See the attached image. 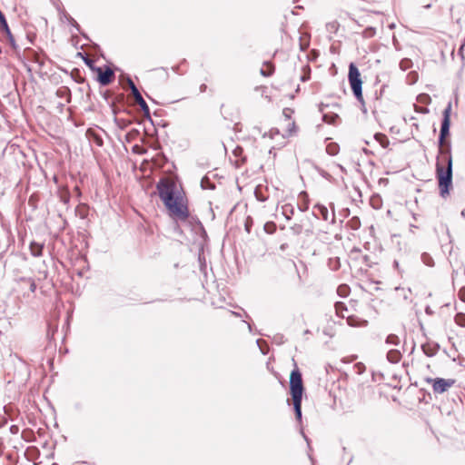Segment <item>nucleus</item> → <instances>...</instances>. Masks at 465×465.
I'll return each instance as SVG.
<instances>
[{
  "mask_svg": "<svg viewBox=\"0 0 465 465\" xmlns=\"http://www.w3.org/2000/svg\"><path fill=\"white\" fill-rule=\"evenodd\" d=\"M451 104L443 111L440 132L439 135V153L436 161V176L438 179L440 195L446 198L452 188V157L450 143L447 141L450 134Z\"/></svg>",
  "mask_w": 465,
  "mask_h": 465,
  "instance_id": "nucleus-1",
  "label": "nucleus"
},
{
  "mask_svg": "<svg viewBox=\"0 0 465 465\" xmlns=\"http://www.w3.org/2000/svg\"><path fill=\"white\" fill-rule=\"evenodd\" d=\"M156 189L169 216L173 220L185 222L190 216L187 200L179 191L176 183L169 178H163L157 183Z\"/></svg>",
  "mask_w": 465,
  "mask_h": 465,
  "instance_id": "nucleus-2",
  "label": "nucleus"
},
{
  "mask_svg": "<svg viewBox=\"0 0 465 465\" xmlns=\"http://www.w3.org/2000/svg\"><path fill=\"white\" fill-rule=\"evenodd\" d=\"M349 83L351 85V88L352 90L353 94L355 95L357 101L360 104H363V96H362V81L361 78V74L359 69L354 64H351L349 66Z\"/></svg>",
  "mask_w": 465,
  "mask_h": 465,
  "instance_id": "nucleus-3",
  "label": "nucleus"
},
{
  "mask_svg": "<svg viewBox=\"0 0 465 465\" xmlns=\"http://www.w3.org/2000/svg\"><path fill=\"white\" fill-rule=\"evenodd\" d=\"M290 389L292 400H299L302 398L303 385L302 373L295 368L290 376Z\"/></svg>",
  "mask_w": 465,
  "mask_h": 465,
  "instance_id": "nucleus-4",
  "label": "nucleus"
},
{
  "mask_svg": "<svg viewBox=\"0 0 465 465\" xmlns=\"http://www.w3.org/2000/svg\"><path fill=\"white\" fill-rule=\"evenodd\" d=\"M128 85L131 89L132 94L134 98V101L139 106L141 107L142 111L143 112L144 115L149 117L150 116V110L149 107L143 98L142 94H140L139 90L137 89L136 85L133 82L131 78L127 79Z\"/></svg>",
  "mask_w": 465,
  "mask_h": 465,
  "instance_id": "nucleus-5",
  "label": "nucleus"
},
{
  "mask_svg": "<svg viewBox=\"0 0 465 465\" xmlns=\"http://www.w3.org/2000/svg\"><path fill=\"white\" fill-rule=\"evenodd\" d=\"M432 382V389L435 393H443L454 384V380L442 378L429 379Z\"/></svg>",
  "mask_w": 465,
  "mask_h": 465,
  "instance_id": "nucleus-6",
  "label": "nucleus"
},
{
  "mask_svg": "<svg viewBox=\"0 0 465 465\" xmlns=\"http://www.w3.org/2000/svg\"><path fill=\"white\" fill-rule=\"evenodd\" d=\"M96 71L98 73V82L101 85L105 86L113 82L114 78V73L110 67H106L104 71L98 67Z\"/></svg>",
  "mask_w": 465,
  "mask_h": 465,
  "instance_id": "nucleus-7",
  "label": "nucleus"
},
{
  "mask_svg": "<svg viewBox=\"0 0 465 465\" xmlns=\"http://www.w3.org/2000/svg\"><path fill=\"white\" fill-rule=\"evenodd\" d=\"M0 30L6 35V36L8 38L11 45L13 47H15V39H14V36H13V35L11 33V30H10L9 26H8L7 21L5 19V16L4 15V14L2 13L1 10H0Z\"/></svg>",
  "mask_w": 465,
  "mask_h": 465,
  "instance_id": "nucleus-8",
  "label": "nucleus"
},
{
  "mask_svg": "<svg viewBox=\"0 0 465 465\" xmlns=\"http://www.w3.org/2000/svg\"><path fill=\"white\" fill-rule=\"evenodd\" d=\"M29 248H30L31 254L34 257H40V256H42L43 249H44V244L43 243H38L36 242H32L30 243V247Z\"/></svg>",
  "mask_w": 465,
  "mask_h": 465,
  "instance_id": "nucleus-9",
  "label": "nucleus"
},
{
  "mask_svg": "<svg viewBox=\"0 0 465 465\" xmlns=\"http://www.w3.org/2000/svg\"><path fill=\"white\" fill-rule=\"evenodd\" d=\"M314 209L318 212V213H315V215H320L324 221L329 220V211L326 206L322 204H316Z\"/></svg>",
  "mask_w": 465,
  "mask_h": 465,
  "instance_id": "nucleus-10",
  "label": "nucleus"
},
{
  "mask_svg": "<svg viewBox=\"0 0 465 465\" xmlns=\"http://www.w3.org/2000/svg\"><path fill=\"white\" fill-rule=\"evenodd\" d=\"M274 72V65L270 62H265L263 66L261 68V74L263 76H270Z\"/></svg>",
  "mask_w": 465,
  "mask_h": 465,
  "instance_id": "nucleus-11",
  "label": "nucleus"
},
{
  "mask_svg": "<svg viewBox=\"0 0 465 465\" xmlns=\"http://www.w3.org/2000/svg\"><path fill=\"white\" fill-rule=\"evenodd\" d=\"M401 354L398 350H390L387 353L388 360L392 363H397L401 360Z\"/></svg>",
  "mask_w": 465,
  "mask_h": 465,
  "instance_id": "nucleus-12",
  "label": "nucleus"
},
{
  "mask_svg": "<svg viewBox=\"0 0 465 465\" xmlns=\"http://www.w3.org/2000/svg\"><path fill=\"white\" fill-rule=\"evenodd\" d=\"M374 138L383 148L389 146L390 142L385 134L378 133L374 135Z\"/></svg>",
  "mask_w": 465,
  "mask_h": 465,
  "instance_id": "nucleus-13",
  "label": "nucleus"
},
{
  "mask_svg": "<svg viewBox=\"0 0 465 465\" xmlns=\"http://www.w3.org/2000/svg\"><path fill=\"white\" fill-rule=\"evenodd\" d=\"M295 416L298 420H302V399L292 400Z\"/></svg>",
  "mask_w": 465,
  "mask_h": 465,
  "instance_id": "nucleus-14",
  "label": "nucleus"
},
{
  "mask_svg": "<svg viewBox=\"0 0 465 465\" xmlns=\"http://www.w3.org/2000/svg\"><path fill=\"white\" fill-rule=\"evenodd\" d=\"M282 214L285 216L287 220H291L293 215L294 209L292 204H284L282 207Z\"/></svg>",
  "mask_w": 465,
  "mask_h": 465,
  "instance_id": "nucleus-15",
  "label": "nucleus"
},
{
  "mask_svg": "<svg viewBox=\"0 0 465 465\" xmlns=\"http://www.w3.org/2000/svg\"><path fill=\"white\" fill-rule=\"evenodd\" d=\"M335 311L338 316L341 318H345V312H347V308L345 307L343 302H338L335 303Z\"/></svg>",
  "mask_w": 465,
  "mask_h": 465,
  "instance_id": "nucleus-16",
  "label": "nucleus"
},
{
  "mask_svg": "<svg viewBox=\"0 0 465 465\" xmlns=\"http://www.w3.org/2000/svg\"><path fill=\"white\" fill-rule=\"evenodd\" d=\"M326 152L330 155H336L339 153V145L335 143H330L326 146Z\"/></svg>",
  "mask_w": 465,
  "mask_h": 465,
  "instance_id": "nucleus-17",
  "label": "nucleus"
},
{
  "mask_svg": "<svg viewBox=\"0 0 465 465\" xmlns=\"http://www.w3.org/2000/svg\"><path fill=\"white\" fill-rule=\"evenodd\" d=\"M338 114H322V120L323 122L327 124H334L335 121L338 119Z\"/></svg>",
  "mask_w": 465,
  "mask_h": 465,
  "instance_id": "nucleus-18",
  "label": "nucleus"
},
{
  "mask_svg": "<svg viewBox=\"0 0 465 465\" xmlns=\"http://www.w3.org/2000/svg\"><path fill=\"white\" fill-rule=\"evenodd\" d=\"M307 197H308V195H307V193H306L305 192H302V193H300V198H302V199L304 200V203H302V206H301V207H300V210H301L302 212H305V211H307V210H308V207H309V206H308V200H307Z\"/></svg>",
  "mask_w": 465,
  "mask_h": 465,
  "instance_id": "nucleus-19",
  "label": "nucleus"
},
{
  "mask_svg": "<svg viewBox=\"0 0 465 465\" xmlns=\"http://www.w3.org/2000/svg\"><path fill=\"white\" fill-rule=\"evenodd\" d=\"M421 260H422L423 263L426 264L427 266L433 265V259L428 253H422Z\"/></svg>",
  "mask_w": 465,
  "mask_h": 465,
  "instance_id": "nucleus-20",
  "label": "nucleus"
},
{
  "mask_svg": "<svg viewBox=\"0 0 465 465\" xmlns=\"http://www.w3.org/2000/svg\"><path fill=\"white\" fill-rule=\"evenodd\" d=\"M455 322L458 325L461 327H465V314L464 313H457L455 316Z\"/></svg>",
  "mask_w": 465,
  "mask_h": 465,
  "instance_id": "nucleus-21",
  "label": "nucleus"
},
{
  "mask_svg": "<svg viewBox=\"0 0 465 465\" xmlns=\"http://www.w3.org/2000/svg\"><path fill=\"white\" fill-rule=\"evenodd\" d=\"M66 20L80 33V25L78 23L68 14H64Z\"/></svg>",
  "mask_w": 465,
  "mask_h": 465,
  "instance_id": "nucleus-22",
  "label": "nucleus"
},
{
  "mask_svg": "<svg viewBox=\"0 0 465 465\" xmlns=\"http://www.w3.org/2000/svg\"><path fill=\"white\" fill-rule=\"evenodd\" d=\"M386 342L397 345L399 343V338L394 334H391L387 337Z\"/></svg>",
  "mask_w": 465,
  "mask_h": 465,
  "instance_id": "nucleus-23",
  "label": "nucleus"
},
{
  "mask_svg": "<svg viewBox=\"0 0 465 465\" xmlns=\"http://www.w3.org/2000/svg\"><path fill=\"white\" fill-rule=\"evenodd\" d=\"M418 80V74L415 71L409 73V84L416 83Z\"/></svg>",
  "mask_w": 465,
  "mask_h": 465,
  "instance_id": "nucleus-24",
  "label": "nucleus"
},
{
  "mask_svg": "<svg viewBox=\"0 0 465 465\" xmlns=\"http://www.w3.org/2000/svg\"><path fill=\"white\" fill-rule=\"evenodd\" d=\"M275 223H267L265 225H264V229L267 232L269 233H272L274 231H275Z\"/></svg>",
  "mask_w": 465,
  "mask_h": 465,
  "instance_id": "nucleus-25",
  "label": "nucleus"
},
{
  "mask_svg": "<svg viewBox=\"0 0 465 465\" xmlns=\"http://www.w3.org/2000/svg\"><path fill=\"white\" fill-rule=\"evenodd\" d=\"M23 281H25V279H23ZM26 282L29 283V288H30V291L32 292H35V289H36V285H35V282L33 279H26Z\"/></svg>",
  "mask_w": 465,
  "mask_h": 465,
  "instance_id": "nucleus-26",
  "label": "nucleus"
},
{
  "mask_svg": "<svg viewBox=\"0 0 465 465\" xmlns=\"http://www.w3.org/2000/svg\"><path fill=\"white\" fill-rule=\"evenodd\" d=\"M351 227H352L353 229H357V228L359 227L360 221H359V219H358V218H356V217H355V218H352V219L351 220Z\"/></svg>",
  "mask_w": 465,
  "mask_h": 465,
  "instance_id": "nucleus-27",
  "label": "nucleus"
},
{
  "mask_svg": "<svg viewBox=\"0 0 465 465\" xmlns=\"http://www.w3.org/2000/svg\"><path fill=\"white\" fill-rule=\"evenodd\" d=\"M400 67L401 70L405 71L407 70V59H402L400 63Z\"/></svg>",
  "mask_w": 465,
  "mask_h": 465,
  "instance_id": "nucleus-28",
  "label": "nucleus"
},
{
  "mask_svg": "<svg viewBox=\"0 0 465 465\" xmlns=\"http://www.w3.org/2000/svg\"><path fill=\"white\" fill-rule=\"evenodd\" d=\"M459 296L461 301L465 302V288H461L459 292Z\"/></svg>",
  "mask_w": 465,
  "mask_h": 465,
  "instance_id": "nucleus-29",
  "label": "nucleus"
},
{
  "mask_svg": "<svg viewBox=\"0 0 465 465\" xmlns=\"http://www.w3.org/2000/svg\"><path fill=\"white\" fill-rule=\"evenodd\" d=\"M347 322H348L349 325H351V326H355L356 325V323L354 322V319L350 317V316L347 317Z\"/></svg>",
  "mask_w": 465,
  "mask_h": 465,
  "instance_id": "nucleus-30",
  "label": "nucleus"
},
{
  "mask_svg": "<svg viewBox=\"0 0 465 465\" xmlns=\"http://www.w3.org/2000/svg\"><path fill=\"white\" fill-rule=\"evenodd\" d=\"M255 193H256L257 199H258L259 201H261V202H264V201L266 200V198L262 197V195L258 196V195H257V191H255Z\"/></svg>",
  "mask_w": 465,
  "mask_h": 465,
  "instance_id": "nucleus-31",
  "label": "nucleus"
},
{
  "mask_svg": "<svg viewBox=\"0 0 465 465\" xmlns=\"http://www.w3.org/2000/svg\"><path fill=\"white\" fill-rule=\"evenodd\" d=\"M255 193H256L257 199H258L259 201H261V202H264V201L266 200V198L262 197V195L258 196V195H257V191H255Z\"/></svg>",
  "mask_w": 465,
  "mask_h": 465,
  "instance_id": "nucleus-32",
  "label": "nucleus"
},
{
  "mask_svg": "<svg viewBox=\"0 0 465 465\" xmlns=\"http://www.w3.org/2000/svg\"><path fill=\"white\" fill-rule=\"evenodd\" d=\"M361 111L363 112V114H366L367 113V109L365 107V102L363 101V104H361Z\"/></svg>",
  "mask_w": 465,
  "mask_h": 465,
  "instance_id": "nucleus-33",
  "label": "nucleus"
},
{
  "mask_svg": "<svg viewBox=\"0 0 465 465\" xmlns=\"http://www.w3.org/2000/svg\"><path fill=\"white\" fill-rule=\"evenodd\" d=\"M325 107H326V105H324L323 104H321L319 105V111H320L321 113H323V110H324V108H325Z\"/></svg>",
  "mask_w": 465,
  "mask_h": 465,
  "instance_id": "nucleus-34",
  "label": "nucleus"
},
{
  "mask_svg": "<svg viewBox=\"0 0 465 465\" xmlns=\"http://www.w3.org/2000/svg\"><path fill=\"white\" fill-rule=\"evenodd\" d=\"M84 62H85V64H86L87 65H89V66H91V65H92V63H93V62H92V60H90V59H88V58H85V59H84Z\"/></svg>",
  "mask_w": 465,
  "mask_h": 465,
  "instance_id": "nucleus-35",
  "label": "nucleus"
},
{
  "mask_svg": "<svg viewBox=\"0 0 465 465\" xmlns=\"http://www.w3.org/2000/svg\"><path fill=\"white\" fill-rule=\"evenodd\" d=\"M290 266L293 267V268H296V264H295L294 262H290Z\"/></svg>",
  "mask_w": 465,
  "mask_h": 465,
  "instance_id": "nucleus-36",
  "label": "nucleus"
},
{
  "mask_svg": "<svg viewBox=\"0 0 465 465\" xmlns=\"http://www.w3.org/2000/svg\"><path fill=\"white\" fill-rule=\"evenodd\" d=\"M63 92H67V90H65V89H64V90H61V89L57 90V94H62Z\"/></svg>",
  "mask_w": 465,
  "mask_h": 465,
  "instance_id": "nucleus-37",
  "label": "nucleus"
},
{
  "mask_svg": "<svg viewBox=\"0 0 465 465\" xmlns=\"http://www.w3.org/2000/svg\"><path fill=\"white\" fill-rule=\"evenodd\" d=\"M393 212H394L393 210H389V211H388V214H389V215H391V216H392Z\"/></svg>",
  "mask_w": 465,
  "mask_h": 465,
  "instance_id": "nucleus-38",
  "label": "nucleus"
},
{
  "mask_svg": "<svg viewBox=\"0 0 465 465\" xmlns=\"http://www.w3.org/2000/svg\"><path fill=\"white\" fill-rule=\"evenodd\" d=\"M394 266H395L396 268H398V266H399V262H398V261H396V260L394 261Z\"/></svg>",
  "mask_w": 465,
  "mask_h": 465,
  "instance_id": "nucleus-39",
  "label": "nucleus"
},
{
  "mask_svg": "<svg viewBox=\"0 0 465 465\" xmlns=\"http://www.w3.org/2000/svg\"><path fill=\"white\" fill-rule=\"evenodd\" d=\"M395 129H396L395 127H391V131L392 133H397V130H395Z\"/></svg>",
  "mask_w": 465,
  "mask_h": 465,
  "instance_id": "nucleus-40",
  "label": "nucleus"
},
{
  "mask_svg": "<svg viewBox=\"0 0 465 465\" xmlns=\"http://www.w3.org/2000/svg\"><path fill=\"white\" fill-rule=\"evenodd\" d=\"M395 129H396L395 127H391V131L392 133H397V130H395Z\"/></svg>",
  "mask_w": 465,
  "mask_h": 465,
  "instance_id": "nucleus-41",
  "label": "nucleus"
},
{
  "mask_svg": "<svg viewBox=\"0 0 465 465\" xmlns=\"http://www.w3.org/2000/svg\"><path fill=\"white\" fill-rule=\"evenodd\" d=\"M245 227H246V230L249 232V231H250V229H249L250 224L246 223V224H245Z\"/></svg>",
  "mask_w": 465,
  "mask_h": 465,
  "instance_id": "nucleus-42",
  "label": "nucleus"
},
{
  "mask_svg": "<svg viewBox=\"0 0 465 465\" xmlns=\"http://www.w3.org/2000/svg\"><path fill=\"white\" fill-rule=\"evenodd\" d=\"M297 276H298L299 282H302V278H301V276H300L298 272H297Z\"/></svg>",
  "mask_w": 465,
  "mask_h": 465,
  "instance_id": "nucleus-43",
  "label": "nucleus"
},
{
  "mask_svg": "<svg viewBox=\"0 0 465 465\" xmlns=\"http://www.w3.org/2000/svg\"><path fill=\"white\" fill-rule=\"evenodd\" d=\"M411 61L409 59V65H408V68H411Z\"/></svg>",
  "mask_w": 465,
  "mask_h": 465,
  "instance_id": "nucleus-44",
  "label": "nucleus"
},
{
  "mask_svg": "<svg viewBox=\"0 0 465 465\" xmlns=\"http://www.w3.org/2000/svg\"><path fill=\"white\" fill-rule=\"evenodd\" d=\"M393 42H394V45L397 47V41H396L395 37L393 38Z\"/></svg>",
  "mask_w": 465,
  "mask_h": 465,
  "instance_id": "nucleus-45",
  "label": "nucleus"
},
{
  "mask_svg": "<svg viewBox=\"0 0 465 465\" xmlns=\"http://www.w3.org/2000/svg\"><path fill=\"white\" fill-rule=\"evenodd\" d=\"M302 81H306V80H307V77H306V76H302Z\"/></svg>",
  "mask_w": 465,
  "mask_h": 465,
  "instance_id": "nucleus-46",
  "label": "nucleus"
},
{
  "mask_svg": "<svg viewBox=\"0 0 465 465\" xmlns=\"http://www.w3.org/2000/svg\"><path fill=\"white\" fill-rule=\"evenodd\" d=\"M204 178L202 180V186L203 187Z\"/></svg>",
  "mask_w": 465,
  "mask_h": 465,
  "instance_id": "nucleus-47",
  "label": "nucleus"
},
{
  "mask_svg": "<svg viewBox=\"0 0 465 465\" xmlns=\"http://www.w3.org/2000/svg\"><path fill=\"white\" fill-rule=\"evenodd\" d=\"M461 214L465 217V211H463V212L461 213Z\"/></svg>",
  "mask_w": 465,
  "mask_h": 465,
  "instance_id": "nucleus-48",
  "label": "nucleus"
}]
</instances>
